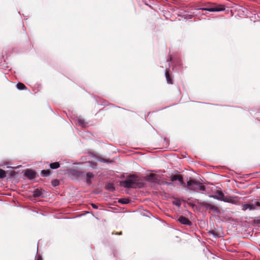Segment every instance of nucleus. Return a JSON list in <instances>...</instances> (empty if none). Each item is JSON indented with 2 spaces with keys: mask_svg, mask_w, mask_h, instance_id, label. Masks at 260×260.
<instances>
[{
  "mask_svg": "<svg viewBox=\"0 0 260 260\" xmlns=\"http://www.w3.org/2000/svg\"><path fill=\"white\" fill-rule=\"evenodd\" d=\"M121 186L126 188H142L144 186V183L140 181V179L134 175H131L126 179L120 182Z\"/></svg>",
  "mask_w": 260,
  "mask_h": 260,
  "instance_id": "1",
  "label": "nucleus"
},
{
  "mask_svg": "<svg viewBox=\"0 0 260 260\" xmlns=\"http://www.w3.org/2000/svg\"><path fill=\"white\" fill-rule=\"evenodd\" d=\"M211 197L218 201L232 203L235 205H239L240 204L239 200V198L238 197L225 196L220 190H216L215 192V194L211 196Z\"/></svg>",
  "mask_w": 260,
  "mask_h": 260,
  "instance_id": "2",
  "label": "nucleus"
},
{
  "mask_svg": "<svg viewBox=\"0 0 260 260\" xmlns=\"http://www.w3.org/2000/svg\"><path fill=\"white\" fill-rule=\"evenodd\" d=\"M198 10H201L203 11H206L209 12H220L223 11L225 10V7L224 5H215L210 7H206V8H201L198 9Z\"/></svg>",
  "mask_w": 260,
  "mask_h": 260,
  "instance_id": "3",
  "label": "nucleus"
},
{
  "mask_svg": "<svg viewBox=\"0 0 260 260\" xmlns=\"http://www.w3.org/2000/svg\"><path fill=\"white\" fill-rule=\"evenodd\" d=\"M259 206L260 204L259 203H256V202H254L252 203L242 204L241 205V209L243 211H244L247 210L251 211L256 209V208Z\"/></svg>",
  "mask_w": 260,
  "mask_h": 260,
  "instance_id": "4",
  "label": "nucleus"
},
{
  "mask_svg": "<svg viewBox=\"0 0 260 260\" xmlns=\"http://www.w3.org/2000/svg\"><path fill=\"white\" fill-rule=\"evenodd\" d=\"M24 176L28 179L31 180L36 177V173L32 170L27 169L24 173Z\"/></svg>",
  "mask_w": 260,
  "mask_h": 260,
  "instance_id": "5",
  "label": "nucleus"
},
{
  "mask_svg": "<svg viewBox=\"0 0 260 260\" xmlns=\"http://www.w3.org/2000/svg\"><path fill=\"white\" fill-rule=\"evenodd\" d=\"M178 220L182 224L186 225H191V222L186 217L183 216H180L178 219Z\"/></svg>",
  "mask_w": 260,
  "mask_h": 260,
  "instance_id": "6",
  "label": "nucleus"
},
{
  "mask_svg": "<svg viewBox=\"0 0 260 260\" xmlns=\"http://www.w3.org/2000/svg\"><path fill=\"white\" fill-rule=\"evenodd\" d=\"M71 174L79 179H82L83 177H84V172L80 171L72 170Z\"/></svg>",
  "mask_w": 260,
  "mask_h": 260,
  "instance_id": "7",
  "label": "nucleus"
},
{
  "mask_svg": "<svg viewBox=\"0 0 260 260\" xmlns=\"http://www.w3.org/2000/svg\"><path fill=\"white\" fill-rule=\"evenodd\" d=\"M94 175L91 172H87L86 174H84V177H83V179H85L86 182L88 184H90L91 183V179L93 178Z\"/></svg>",
  "mask_w": 260,
  "mask_h": 260,
  "instance_id": "8",
  "label": "nucleus"
},
{
  "mask_svg": "<svg viewBox=\"0 0 260 260\" xmlns=\"http://www.w3.org/2000/svg\"><path fill=\"white\" fill-rule=\"evenodd\" d=\"M193 190H200L202 191H205L206 190V188L202 183L199 181H197V183H196V185L194 186Z\"/></svg>",
  "mask_w": 260,
  "mask_h": 260,
  "instance_id": "9",
  "label": "nucleus"
},
{
  "mask_svg": "<svg viewBox=\"0 0 260 260\" xmlns=\"http://www.w3.org/2000/svg\"><path fill=\"white\" fill-rule=\"evenodd\" d=\"M205 207L208 209L213 211L215 213H217L218 211L217 207L211 204H206L205 205Z\"/></svg>",
  "mask_w": 260,
  "mask_h": 260,
  "instance_id": "10",
  "label": "nucleus"
},
{
  "mask_svg": "<svg viewBox=\"0 0 260 260\" xmlns=\"http://www.w3.org/2000/svg\"><path fill=\"white\" fill-rule=\"evenodd\" d=\"M197 181L194 180L190 179L187 182V185L191 189L194 188V186L196 185V183H197Z\"/></svg>",
  "mask_w": 260,
  "mask_h": 260,
  "instance_id": "11",
  "label": "nucleus"
},
{
  "mask_svg": "<svg viewBox=\"0 0 260 260\" xmlns=\"http://www.w3.org/2000/svg\"><path fill=\"white\" fill-rule=\"evenodd\" d=\"M165 76L167 81V83L170 84H173L172 80L170 77V75L169 74V71L168 70H166L165 72Z\"/></svg>",
  "mask_w": 260,
  "mask_h": 260,
  "instance_id": "12",
  "label": "nucleus"
},
{
  "mask_svg": "<svg viewBox=\"0 0 260 260\" xmlns=\"http://www.w3.org/2000/svg\"><path fill=\"white\" fill-rule=\"evenodd\" d=\"M105 189L110 191L115 190V187L112 183H109L105 186Z\"/></svg>",
  "mask_w": 260,
  "mask_h": 260,
  "instance_id": "13",
  "label": "nucleus"
},
{
  "mask_svg": "<svg viewBox=\"0 0 260 260\" xmlns=\"http://www.w3.org/2000/svg\"><path fill=\"white\" fill-rule=\"evenodd\" d=\"M179 16H181L184 19L187 20V19H190L192 18L194 16V15L184 14H179Z\"/></svg>",
  "mask_w": 260,
  "mask_h": 260,
  "instance_id": "14",
  "label": "nucleus"
},
{
  "mask_svg": "<svg viewBox=\"0 0 260 260\" xmlns=\"http://www.w3.org/2000/svg\"><path fill=\"white\" fill-rule=\"evenodd\" d=\"M49 166L51 169H56L59 168L60 164L58 162H55L50 164Z\"/></svg>",
  "mask_w": 260,
  "mask_h": 260,
  "instance_id": "15",
  "label": "nucleus"
},
{
  "mask_svg": "<svg viewBox=\"0 0 260 260\" xmlns=\"http://www.w3.org/2000/svg\"><path fill=\"white\" fill-rule=\"evenodd\" d=\"M41 175L43 177H47L51 175V172L49 170L41 171Z\"/></svg>",
  "mask_w": 260,
  "mask_h": 260,
  "instance_id": "16",
  "label": "nucleus"
},
{
  "mask_svg": "<svg viewBox=\"0 0 260 260\" xmlns=\"http://www.w3.org/2000/svg\"><path fill=\"white\" fill-rule=\"evenodd\" d=\"M118 202L122 204H127L130 203V201L128 199L121 198L119 199Z\"/></svg>",
  "mask_w": 260,
  "mask_h": 260,
  "instance_id": "17",
  "label": "nucleus"
},
{
  "mask_svg": "<svg viewBox=\"0 0 260 260\" xmlns=\"http://www.w3.org/2000/svg\"><path fill=\"white\" fill-rule=\"evenodd\" d=\"M33 196L35 198L40 197L42 196V193L40 190L37 189L34 191Z\"/></svg>",
  "mask_w": 260,
  "mask_h": 260,
  "instance_id": "18",
  "label": "nucleus"
},
{
  "mask_svg": "<svg viewBox=\"0 0 260 260\" xmlns=\"http://www.w3.org/2000/svg\"><path fill=\"white\" fill-rule=\"evenodd\" d=\"M16 86L17 89L19 90H24L26 88L25 85L24 84L20 82L18 83L17 84Z\"/></svg>",
  "mask_w": 260,
  "mask_h": 260,
  "instance_id": "19",
  "label": "nucleus"
},
{
  "mask_svg": "<svg viewBox=\"0 0 260 260\" xmlns=\"http://www.w3.org/2000/svg\"><path fill=\"white\" fill-rule=\"evenodd\" d=\"M77 121L79 125H81L82 127H85L86 124L84 119L79 118L78 119Z\"/></svg>",
  "mask_w": 260,
  "mask_h": 260,
  "instance_id": "20",
  "label": "nucleus"
},
{
  "mask_svg": "<svg viewBox=\"0 0 260 260\" xmlns=\"http://www.w3.org/2000/svg\"><path fill=\"white\" fill-rule=\"evenodd\" d=\"M179 176H180V175H172L170 177V179H171V180L172 182H174L175 181L177 180L178 179H179L178 177H179Z\"/></svg>",
  "mask_w": 260,
  "mask_h": 260,
  "instance_id": "21",
  "label": "nucleus"
},
{
  "mask_svg": "<svg viewBox=\"0 0 260 260\" xmlns=\"http://www.w3.org/2000/svg\"><path fill=\"white\" fill-rule=\"evenodd\" d=\"M6 172L4 170L0 169V178H4L5 177H6Z\"/></svg>",
  "mask_w": 260,
  "mask_h": 260,
  "instance_id": "22",
  "label": "nucleus"
},
{
  "mask_svg": "<svg viewBox=\"0 0 260 260\" xmlns=\"http://www.w3.org/2000/svg\"><path fill=\"white\" fill-rule=\"evenodd\" d=\"M209 233L211 235H212L215 238H217V237H219L220 236H219V235L214 230H211V231H210L209 232Z\"/></svg>",
  "mask_w": 260,
  "mask_h": 260,
  "instance_id": "23",
  "label": "nucleus"
},
{
  "mask_svg": "<svg viewBox=\"0 0 260 260\" xmlns=\"http://www.w3.org/2000/svg\"><path fill=\"white\" fill-rule=\"evenodd\" d=\"M178 181L180 182V185H183L184 184V182L183 181V178L182 175H180L178 177Z\"/></svg>",
  "mask_w": 260,
  "mask_h": 260,
  "instance_id": "24",
  "label": "nucleus"
},
{
  "mask_svg": "<svg viewBox=\"0 0 260 260\" xmlns=\"http://www.w3.org/2000/svg\"><path fill=\"white\" fill-rule=\"evenodd\" d=\"M51 184L53 186H56L59 185V181L55 179L52 181Z\"/></svg>",
  "mask_w": 260,
  "mask_h": 260,
  "instance_id": "25",
  "label": "nucleus"
},
{
  "mask_svg": "<svg viewBox=\"0 0 260 260\" xmlns=\"http://www.w3.org/2000/svg\"><path fill=\"white\" fill-rule=\"evenodd\" d=\"M174 204L178 207L181 206V203L180 201H178L174 202Z\"/></svg>",
  "mask_w": 260,
  "mask_h": 260,
  "instance_id": "26",
  "label": "nucleus"
},
{
  "mask_svg": "<svg viewBox=\"0 0 260 260\" xmlns=\"http://www.w3.org/2000/svg\"><path fill=\"white\" fill-rule=\"evenodd\" d=\"M91 205L93 209H97L98 208V206L93 203H92Z\"/></svg>",
  "mask_w": 260,
  "mask_h": 260,
  "instance_id": "27",
  "label": "nucleus"
},
{
  "mask_svg": "<svg viewBox=\"0 0 260 260\" xmlns=\"http://www.w3.org/2000/svg\"><path fill=\"white\" fill-rule=\"evenodd\" d=\"M36 260H43L42 259V257L41 256V255H38L37 256H36Z\"/></svg>",
  "mask_w": 260,
  "mask_h": 260,
  "instance_id": "28",
  "label": "nucleus"
},
{
  "mask_svg": "<svg viewBox=\"0 0 260 260\" xmlns=\"http://www.w3.org/2000/svg\"><path fill=\"white\" fill-rule=\"evenodd\" d=\"M164 184H166V185H172V184H172V183H171V182H165L164 183Z\"/></svg>",
  "mask_w": 260,
  "mask_h": 260,
  "instance_id": "29",
  "label": "nucleus"
},
{
  "mask_svg": "<svg viewBox=\"0 0 260 260\" xmlns=\"http://www.w3.org/2000/svg\"><path fill=\"white\" fill-rule=\"evenodd\" d=\"M100 161H101V162H107V161L106 160V159H104V158L100 159Z\"/></svg>",
  "mask_w": 260,
  "mask_h": 260,
  "instance_id": "30",
  "label": "nucleus"
},
{
  "mask_svg": "<svg viewBox=\"0 0 260 260\" xmlns=\"http://www.w3.org/2000/svg\"><path fill=\"white\" fill-rule=\"evenodd\" d=\"M155 175H154V174H151V175H150V177L152 179H153V178L155 177Z\"/></svg>",
  "mask_w": 260,
  "mask_h": 260,
  "instance_id": "31",
  "label": "nucleus"
},
{
  "mask_svg": "<svg viewBox=\"0 0 260 260\" xmlns=\"http://www.w3.org/2000/svg\"><path fill=\"white\" fill-rule=\"evenodd\" d=\"M121 232L116 233L117 235H121Z\"/></svg>",
  "mask_w": 260,
  "mask_h": 260,
  "instance_id": "32",
  "label": "nucleus"
},
{
  "mask_svg": "<svg viewBox=\"0 0 260 260\" xmlns=\"http://www.w3.org/2000/svg\"><path fill=\"white\" fill-rule=\"evenodd\" d=\"M102 105H104V106H105V105H106L107 104H106V103H103V104H102Z\"/></svg>",
  "mask_w": 260,
  "mask_h": 260,
  "instance_id": "33",
  "label": "nucleus"
},
{
  "mask_svg": "<svg viewBox=\"0 0 260 260\" xmlns=\"http://www.w3.org/2000/svg\"><path fill=\"white\" fill-rule=\"evenodd\" d=\"M256 203H259L260 204V202L259 201H256ZM259 207H260V206Z\"/></svg>",
  "mask_w": 260,
  "mask_h": 260,
  "instance_id": "34",
  "label": "nucleus"
}]
</instances>
